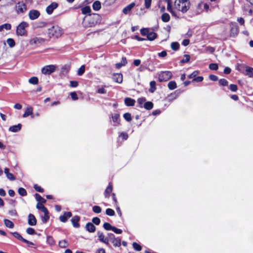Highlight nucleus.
<instances>
[{"label": "nucleus", "instance_id": "61", "mask_svg": "<svg viewBox=\"0 0 253 253\" xmlns=\"http://www.w3.org/2000/svg\"><path fill=\"white\" fill-rule=\"evenodd\" d=\"M146 99L144 97H142V98H139L138 99H137V102L139 104L140 106L141 107H142V105L144 103V102L145 101Z\"/></svg>", "mask_w": 253, "mask_h": 253}, {"label": "nucleus", "instance_id": "56", "mask_svg": "<svg viewBox=\"0 0 253 253\" xmlns=\"http://www.w3.org/2000/svg\"><path fill=\"white\" fill-rule=\"evenodd\" d=\"M82 13L83 14H87V13H89L90 12L91 9L89 8V7L86 6V7L82 8Z\"/></svg>", "mask_w": 253, "mask_h": 253}, {"label": "nucleus", "instance_id": "10", "mask_svg": "<svg viewBox=\"0 0 253 253\" xmlns=\"http://www.w3.org/2000/svg\"><path fill=\"white\" fill-rule=\"evenodd\" d=\"M44 42V40L43 38L35 37L30 40V43L31 45H39L43 43Z\"/></svg>", "mask_w": 253, "mask_h": 253}, {"label": "nucleus", "instance_id": "1", "mask_svg": "<svg viewBox=\"0 0 253 253\" xmlns=\"http://www.w3.org/2000/svg\"><path fill=\"white\" fill-rule=\"evenodd\" d=\"M190 7V2L189 0H175L174 1V8L182 13L186 12Z\"/></svg>", "mask_w": 253, "mask_h": 253}, {"label": "nucleus", "instance_id": "60", "mask_svg": "<svg viewBox=\"0 0 253 253\" xmlns=\"http://www.w3.org/2000/svg\"><path fill=\"white\" fill-rule=\"evenodd\" d=\"M152 0H144L145 6L146 8L148 9L150 7L151 4Z\"/></svg>", "mask_w": 253, "mask_h": 253}, {"label": "nucleus", "instance_id": "20", "mask_svg": "<svg viewBox=\"0 0 253 253\" xmlns=\"http://www.w3.org/2000/svg\"><path fill=\"white\" fill-rule=\"evenodd\" d=\"M85 229L88 232L92 233L95 231L96 227L92 223L88 222L85 225Z\"/></svg>", "mask_w": 253, "mask_h": 253}, {"label": "nucleus", "instance_id": "38", "mask_svg": "<svg viewBox=\"0 0 253 253\" xmlns=\"http://www.w3.org/2000/svg\"><path fill=\"white\" fill-rule=\"evenodd\" d=\"M35 197L37 201L41 202V203H45L46 202V200L39 194L36 193L35 194Z\"/></svg>", "mask_w": 253, "mask_h": 253}, {"label": "nucleus", "instance_id": "25", "mask_svg": "<svg viewBox=\"0 0 253 253\" xmlns=\"http://www.w3.org/2000/svg\"><path fill=\"white\" fill-rule=\"evenodd\" d=\"M246 75L249 77H253V68L250 67H246Z\"/></svg>", "mask_w": 253, "mask_h": 253}, {"label": "nucleus", "instance_id": "49", "mask_svg": "<svg viewBox=\"0 0 253 253\" xmlns=\"http://www.w3.org/2000/svg\"><path fill=\"white\" fill-rule=\"evenodd\" d=\"M150 32L149 30L147 28H143L140 30V33L142 36H147L149 32Z\"/></svg>", "mask_w": 253, "mask_h": 253}, {"label": "nucleus", "instance_id": "53", "mask_svg": "<svg viewBox=\"0 0 253 253\" xmlns=\"http://www.w3.org/2000/svg\"><path fill=\"white\" fill-rule=\"evenodd\" d=\"M218 65L216 63H211L209 65V68L212 70H217L218 69Z\"/></svg>", "mask_w": 253, "mask_h": 253}, {"label": "nucleus", "instance_id": "52", "mask_svg": "<svg viewBox=\"0 0 253 253\" xmlns=\"http://www.w3.org/2000/svg\"><path fill=\"white\" fill-rule=\"evenodd\" d=\"M190 59V55L185 54L184 55L183 59L181 61V63H185L188 62Z\"/></svg>", "mask_w": 253, "mask_h": 253}, {"label": "nucleus", "instance_id": "26", "mask_svg": "<svg viewBox=\"0 0 253 253\" xmlns=\"http://www.w3.org/2000/svg\"><path fill=\"white\" fill-rule=\"evenodd\" d=\"M147 38L149 41H153L157 38V34L153 32L150 31L147 36Z\"/></svg>", "mask_w": 253, "mask_h": 253}, {"label": "nucleus", "instance_id": "47", "mask_svg": "<svg viewBox=\"0 0 253 253\" xmlns=\"http://www.w3.org/2000/svg\"><path fill=\"white\" fill-rule=\"evenodd\" d=\"M85 71V66L84 65H82L78 70V75L79 76L82 75Z\"/></svg>", "mask_w": 253, "mask_h": 253}, {"label": "nucleus", "instance_id": "39", "mask_svg": "<svg viewBox=\"0 0 253 253\" xmlns=\"http://www.w3.org/2000/svg\"><path fill=\"white\" fill-rule=\"evenodd\" d=\"M18 192L19 195L22 196H25L27 195V193L26 190L23 188H19L18 190Z\"/></svg>", "mask_w": 253, "mask_h": 253}, {"label": "nucleus", "instance_id": "32", "mask_svg": "<svg viewBox=\"0 0 253 253\" xmlns=\"http://www.w3.org/2000/svg\"><path fill=\"white\" fill-rule=\"evenodd\" d=\"M58 245L62 248H65L68 246L69 244L65 240H63L59 242Z\"/></svg>", "mask_w": 253, "mask_h": 253}, {"label": "nucleus", "instance_id": "41", "mask_svg": "<svg viewBox=\"0 0 253 253\" xmlns=\"http://www.w3.org/2000/svg\"><path fill=\"white\" fill-rule=\"evenodd\" d=\"M171 48L173 50H177L179 48V44L177 42H172L170 45Z\"/></svg>", "mask_w": 253, "mask_h": 253}, {"label": "nucleus", "instance_id": "33", "mask_svg": "<svg viewBox=\"0 0 253 253\" xmlns=\"http://www.w3.org/2000/svg\"><path fill=\"white\" fill-rule=\"evenodd\" d=\"M11 28V26L10 24L6 23L0 26V32H2L3 29L7 30H10Z\"/></svg>", "mask_w": 253, "mask_h": 253}, {"label": "nucleus", "instance_id": "8", "mask_svg": "<svg viewBox=\"0 0 253 253\" xmlns=\"http://www.w3.org/2000/svg\"><path fill=\"white\" fill-rule=\"evenodd\" d=\"M230 26V36L235 37L239 33V28L236 23H231Z\"/></svg>", "mask_w": 253, "mask_h": 253}, {"label": "nucleus", "instance_id": "48", "mask_svg": "<svg viewBox=\"0 0 253 253\" xmlns=\"http://www.w3.org/2000/svg\"><path fill=\"white\" fill-rule=\"evenodd\" d=\"M92 211L95 213H99L101 212V209L99 206H94L92 208Z\"/></svg>", "mask_w": 253, "mask_h": 253}, {"label": "nucleus", "instance_id": "51", "mask_svg": "<svg viewBox=\"0 0 253 253\" xmlns=\"http://www.w3.org/2000/svg\"><path fill=\"white\" fill-rule=\"evenodd\" d=\"M106 213L108 215L113 216L115 215V213L113 210L109 208L106 210Z\"/></svg>", "mask_w": 253, "mask_h": 253}, {"label": "nucleus", "instance_id": "54", "mask_svg": "<svg viewBox=\"0 0 253 253\" xmlns=\"http://www.w3.org/2000/svg\"><path fill=\"white\" fill-rule=\"evenodd\" d=\"M119 137L122 138V139L126 140L128 137V134L126 132H121L119 135Z\"/></svg>", "mask_w": 253, "mask_h": 253}, {"label": "nucleus", "instance_id": "30", "mask_svg": "<svg viewBox=\"0 0 253 253\" xmlns=\"http://www.w3.org/2000/svg\"><path fill=\"white\" fill-rule=\"evenodd\" d=\"M168 86L170 90H173L177 87L176 83L174 81H170L168 83Z\"/></svg>", "mask_w": 253, "mask_h": 253}, {"label": "nucleus", "instance_id": "34", "mask_svg": "<svg viewBox=\"0 0 253 253\" xmlns=\"http://www.w3.org/2000/svg\"><path fill=\"white\" fill-rule=\"evenodd\" d=\"M144 107L146 110H151L153 107V104L150 101L146 102L144 104Z\"/></svg>", "mask_w": 253, "mask_h": 253}, {"label": "nucleus", "instance_id": "4", "mask_svg": "<svg viewBox=\"0 0 253 253\" xmlns=\"http://www.w3.org/2000/svg\"><path fill=\"white\" fill-rule=\"evenodd\" d=\"M29 26L27 22L23 21L17 27L16 34L18 36H24L26 34V28Z\"/></svg>", "mask_w": 253, "mask_h": 253}, {"label": "nucleus", "instance_id": "45", "mask_svg": "<svg viewBox=\"0 0 253 253\" xmlns=\"http://www.w3.org/2000/svg\"><path fill=\"white\" fill-rule=\"evenodd\" d=\"M132 246L133 249L137 251H140L142 249L141 246L135 242L133 243Z\"/></svg>", "mask_w": 253, "mask_h": 253}, {"label": "nucleus", "instance_id": "23", "mask_svg": "<svg viewBox=\"0 0 253 253\" xmlns=\"http://www.w3.org/2000/svg\"><path fill=\"white\" fill-rule=\"evenodd\" d=\"M113 189L112 185L109 183L108 187L105 190L104 196L106 198H109L110 194L112 192Z\"/></svg>", "mask_w": 253, "mask_h": 253}, {"label": "nucleus", "instance_id": "57", "mask_svg": "<svg viewBox=\"0 0 253 253\" xmlns=\"http://www.w3.org/2000/svg\"><path fill=\"white\" fill-rule=\"evenodd\" d=\"M92 221L93 224L99 225L100 223V219L97 217H95L92 218Z\"/></svg>", "mask_w": 253, "mask_h": 253}, {"label": "nucleus", "instance_id": "44", "mask_svg": "<svg viewBox=\"0 0 253 253\" xmlns=\"http://www.w3.org/2000/svg\"><path fill=\"white\" fill-rule=\"evenodd\" d=\"M47 243L50 245H53L54 244V240L53 238L51 236H47L46 239Z\"/></svg>", "mask_w": 253, "mask_h": 253}, {"label": "nucleus", "instance_id": "2", "mask_svg": "<svg viewBox=\"0 0 253 253\" xmlns=\"http://www.w3.org/2000/svg\"><path fill=\"white\" fill-rule=\"evenodd\" d=\"M48 34L50 37L58 38L62 34V30L57 25L53 26L48 29Z\"/></svg>", "mask_w": 253, "mask_h": 253}, {"label": "nucleus", "instance_id": "11", "mask_svg": "<svg viewBox=\"0 0 253 253\" xmlns=\"http://www.w3.org/2000/svg\"><path fill=\"white\" fill-rule=\"evenodd\" d=\"M58 3L56 2H52L50 5L47 6L46 8V13L50 15L53 13V11L54 9H55L58 7Z\"/></svg>", "mask_w": 253, "mask_h": 253}, {"label": "nucleus", "instance_id": "7", "mask_svg": "<svg viewBox=\"0 0 253 253\" xmlns=\"http://www.w3.org/2000/svg\"><path fill=\"white\" fill-rule=\"evenodd\" d=\"M30 19L34 20L38 19L40 16V12L36 9L31 10L28 14Z\"/></svg>", "mask_w": 253, "mask_h": 253}, {"label": "nucleus", "instance_id": "19", "mask_svg": "<svg viewBox=\"0 0 253 253\" xmlns=\"http://www.w3.org/2000/svg\"><path fill=\"white\" fill-rule=\"evenodd\" d=\"M113 79L116 83H121L123 82V75L121 74H114Z\"/></svg>", "mask_w": 253, "mask_h": 253}, {"label": "nucleus", "instance_id": "46", "mask_svg": "<svg viewBox=\"0 0 253 253\" xmlns=\"http://www.w3.org/2000/svg\"><path fill=\"white\" fill-rule=\"evenodd\" d=\"M123 117L124 119L127 122H130L131 121V114L129 113H126L124 114Z\"/></svg>", "mask_w": 253, "mask_h": 253}, {"label": "nucleus", "instance_id": "50", "mask_svg": "<svg viewBox=\"0 0 253 253\" xmlns=\"http://www.w3.org/2000/svg\"><path fill=\"white\" fill-rule=\"evenodd\" d=\"M228 81L224 79H220L219 81V84L220 85H221V86H226L228 85Z\"/></svg>", "mask_w": 253, "mask_h": 253}, {"label": "nucleus", "instance_id": "64", "mask_svg": "<svg viewBox=\"0 0 253 253\" xmlns=\"http://www.w3.org/2000/svg\"><path fill=\"white\" fill-rule=\"evenodd\" d=\"M34 187L35 190H36L38 192H43V189L41 186H38L37 184L35 185Z\"/></svg>", "mask_w": 253, "mask_h": 253}, {"label": "nucleus", "instance_id": "37", "mask_svg": "<svg viewBox=\"0 0 253 253\" xmlns=\"http://www.w3.org/2000/svg\"><path fill=\"white\" fill-rule=\"evenodd\" d=\"M150 88L149 89V91L153 93L154 92L156 89V82L155 81H151L150 83Z\"/></svg>", "mask_w": 253, "mask_h": 253}, {"label": "nucleus", "instance_id": "62", "mask_svg": "<svg viewBox=\"0 0 253 253\" xmlns=\"http://www.w3.org/2000/svg\"><path fill=\"white\" fill-rule=\"evenodd\" d=\"M46 23H45L44 22L41 21V22H39L37 23V25L36 27L42 28V27H45L46 26Z\"/></svg>", "mask_w": 253, "mask_h": 253}, {"label": "nucleus", "instance_id": "24", "mask_svg": "<svg viewBox=\"0 0 253 253\" xmlns=\"http://www.w3.org/2000/svg\"><path fill=\"white\" fill-rule=\"evenodd\" d=\"M127 63V60L126 57H123L122 59V61L120 63H117L116 64V67L117 68H120L123 66H125Z\"/></svg>", "mask_w": 253, "mask_h": 253}, {"label": "nucleus", "instance_id": "28", "mask_svg": "<svg viewBox=\"0 0 253 253\" xmlns=\"http://www.w3.org/2000/svg\"><path fill=\"white\" fill-rule=\"evenodd\" d=\"M162 20L164 22H168L170 20V16L167 13H164L161 16Z\"/></svg>", "mask_w": 253, "mask_h": 253}, {"label": "nucleus", "instance_id": "35", "mask_svg": "<svg viewBox=\"0 0 253 253\" xmlns=\"http://www.w3.org/2000/svg\"><path fill=\"white\" fill-rule=\"evenodd\" d=\"M29 83L33 84H37L39 83V79L37 77H33L29 79Z\"/></svg>", "mask_w": 253, "mask_h": 253}, {"label": "nucleus", "instance_id": "15", "mask_svg": "<svg viewBox=\"0 0 253 253\" xmlns=\"http://www.w3.org/2000/svg\"><path fill=\"white\" fill-rule=\"evenodd\" d=\"M28 223L31 226H35L37 224V220L34 215L30 213L28 215Z\"/></svg>", "mask_w": 253, "mask_h": 253}, {"label": "nucleus", "instance_id": "9", "mask_svg": "<svg viewBox=\"0 0 253 253\" xmlns=\"http://www.w3.org/2000/svg\"><path fill=\"white\" fill-rule=\"evenodd\" d=\"M99 16L98 14H94L90 16L88 20V26L92 27L97 23V20L99 19Z\"/></svg>", "mask_w": 253, "mask_h": 253}, {"label": "nucleus", "instance_id": "16", "mask_svg": "<svg viewBox=\"0 0 253 253\" xmlns=\"http://www.w3.org/2000/svg\"><path fill=\"white\" fill-rule=\"evenodd\" d=\"M80 219V217L78 215L74 216L72 218L71 222H72L73 226L75 228H79L80 227V224L78 223Z\"/></svg>", "mask_w": 253, "mask_h": 253}, {"label": "nucleus", "instance_id": "12", "mask_svg": "<svg viewBox=\"0 0 253 253\" xmlns=\"http://www.w3.org/2000/svg\"><path fill=\"white\" fill-rule=\"evenodd\" d=\"M97 235H98V240L100 242L104 243V244H105L107 245H109L108 238L105 237L102 232H101L100 231H98Z\"/></svg>", "mask_w": 253, "mask_h": 253}, {"label": "nucleus", "instance_id": "36", "mask_svg": "<svg viewBox=\"0 0 253 253\" xmlns=\"http://www.w3.org/2000/svg\"><path fill=\"white\" fill-rule=\"evenodd\" d=\"M7 43L9 45V46L11 48L13 47L15 45V42L14 40L11 38H8L6 40Z\"/></svg>", "mask_w": 253, "mask_h": 253}, {"label": "nucleus", "instance_id": "6", "mask_svg": "<svg viewBox=\"0 0 253 253\" xmlns=\"http://www.w3.org/2000/svg\"><path fill=\"white\" fill-rule=\"evenodd\" d=\"M55 65H46L42 68V73L44 75H50L55 71Z\"/></svg>", "mask_w": 253, "mask_h": 253}, {"label": "nucleus", "instance_id": "63", "mask_svg": "<svg viewBox=\"0 0 253 253\" xmlns=\"http://www.w3.org/2000/svg\"><path fill=\"white\" fill-rule=\"evenodd\" d=\"M48 214H44V216H42V220L43 223H46L49 219Z\"/></svg>", "mask_w": 253, "mask_h": 253}, {"label": "nucleus", "instance_id": "13", "mask_svg": "<svg viewBox=\"0 0 253 253\" xmlns=\"http://www.w3.org/2000/svg\"><path fill=\"white\" fill-rule=\"evenodd\" d=\"M72 215L71 212H64L63 214L59 216V220L61 222H66L69 218H70Z\"/></svg>", "mask_w": 253, "mask_h": 253}, {"label": "nucleus", "instance_id": "43", "mask_svg": "<svg viewBox=\"0 0 253 253\" xmlns=\"http://www.w3.org/2000/svg\"><path fill=\"white\" fill-rule=\"evenodd\" d=\"M202 7H204V9H205L206 11H208L209 9V5L207 3H205L203 2H201L198 4V7L201 8Z\"/></svg>", "mask_w": 253, "mask_h": 253}, {"label": "nucleus", "instance_id": "18", "mask_svg": "<svg viewBox=\"0 0 253 253\" xmlns=\"http://www.w3.org/2000/svg\"><path fill=\"white\" fill-rule=\"evenodd\" d=\"M30 115L31 116L32 118L34 117V115H33V108L31 107L26 108L24 113L23 115V117L26 118Z\"/></svg>", "mask_w": 253, "mask_h": 253}, {"label": "nucleus", "instance_id": "3", "mask_svg": "<svg viewBox=\"0 0 253 253\" xmlns=\"http://www.w3.org/2000/svg\"><path fill=\"white\" fill-rule=\"evenodd\" d=\"M27 9V5L23 1H18L16 3L15 10L18 14L24 13Z\"/></svg>", "mask_w": 253, "mask_h": 253}, {"label": "nucleus", "instance_id": "22", "mask_svg": "<svg viewBox=\"0 0 253 253\" xmlns=\"http://www.w3.org/2000/svg\"><path fill=\"white\" fill-rule=\"evenodd\" d=\"M135 100L129 97L125 99V103L127 106H133L134 105Z\"/></svg>", "mask_w": 253, "mask_h": 253}, {"label": "nucleus", "instance_id": "59", "mask_svg": "<svg viewBox=\"0 0 253 253\" xmlns=\"http://www.w3.org/2000/svg\"><path fill=\"white\" fill-rule=\"evenodd\" d=\"M119 115L118 114H115L112 116V120L114 122L118 123L119 120Z\"/></svg>", "mask_w": 253, "mask_h": 253}, {"label": "nucleus", "instance_id": "21", "mask_svg": "<svg viewBox=\"0 0 253 253\" xmlns=\"http://www.w3.org/2000/svg\"><path fill=\"white\" fill-rule=\"evenodd\" d=\"M9 169L5 168L4 172L6 175V177L11 181H13L15 179L14 176L11 173L9 172Z\"/></svg>", "mask_w": 253, "mask_h": 253}, {"label": "nucleus", "instance_id": "29", "mask_svg": "<svg viewBox=\"0 0 253 253\" xmlns=\"http://www.w3.org/2000/svg\"><path fill=\"white\" fill-rule=\"evenodd\" d=\"M111 242L113 245L116 247H119L121 246V239L118 238H115Z\"/></svg>", "mask_w": 253, "mask_h": 253}, {"label": "nucleus", "instance_id": "55", "mask_svg": "<svg viewBox=\"0 0 253 253\" xmlns=\"http://www.w3.org/2000/svg\"><path fill=\"white\" fill-rule=\"evenodd\" d=\"M26 233L29 235H33L35 233V230L33 228L29 227L26 229Z\"/></svg>", "mask_w": 253, "mask_h": 253}, {"label": "nucleus", "instance_id": "14", "mask_svg": "<svg viewBox=\"0 0 253 253\" xmlns=\"http://www.w3.org/2000/svg\"><path fill=\"white\" fill-rule=\"evenodd\" d=\"M135 6V3L134 2H131L126 6L123 9V12L124 14L126 15L129 14V13L131 11L132 9Z\"/></svg>", "mask_w": 253, "mask_h": 253}, {"label": "nucleus", "instance_id": "17", "mask_svg": "<svg viewBox=\"0 0 253 253\" xmlns=\"http://www.w3.org/2000/svg\"><path fill=\"white\" fill-rule=\"evenodd\" d=\"M22 125L20 124H18L17 125H14L10 126L8 130L9 131L13 132H17L19 131L21 129Z\"/></svg>", "mask_w": 253, "mask_h": 253}, {"label": "nucleus", "instance_id": "5", "mask_svg": "<svg viewBox=\"0 0 253 253\" xmlns=\"http://www.w3.org/2000/svg\"><path fill=\"white\" fill-rule=\"evenodd\" d=\"M172 77V74L170 71H162L158 75L159 82H166Z\"/></svg>", "mask_w": 253, "mask_h": 253}, {"label": "nucleus", "instance_id": "27", "mask_svg": "<svg viewBox=\"0 0 253 253\" xmlns=\"http://www.w3.org/2000/svg\"><path fill=\"white\" fill-rule=\"evenodd\" d=\"M93 9L94 10L98 11L101 8V3L99 1H94L92 4Z\"/></svg>", "mask_w": 253, "mask_h": 253}, {"label": "nucleus", "instance_id": "58", "mask_svg": "<svg viewBox=\"0 0 253 253\" xmlns=\"http://www.w3.org/2000/svg\"><path fill=\"white\" fill-rule=\"evenodd\" d=\"M230 89L233 92H236L238 89L237 85L234 84H231L229 86Z\"/></svg>", "mask_w": 253, "mask_h": 253}, {"label": "nucleus", "instance_id": "42", "mask_svg": "<svg viewBox=\"0 0 253 253\" xmlns=\"http://www.w3.org/2000/svg\"><path fill=\"white\" fill-rule=\"evenodd\" d=\"M104 228L106 230H112L113 226H112L110 223L105 222L103 224Z\"/></svg>", "mask_w": 253, "mask_h": 253}, {"label": "nucleus", "instance_id": "31", "mask_svg": "<svg viewBox=\"0 0 253 253\" xmlns=\"http://www.w3.org/2000/svg\"><path fill=\"white\" fill-rule=\"evenodd\" d=\"M4 223L5 225L9 228H13L14 227V224L10 220L5 219L4 220Z\"/></svg>", "mask_w": 253, "mask_h": 253}, {"label": "nucleus", "instance_id": "40", "mask_svg": "<svg viewBox=\"0 0 253 253\" xmlns=\"http://www.w3.org/2000/svg\"><path fill=\"white\" fill-rule=\"evenodd\" d=\"M12 235L17 239L20 240L22 242H24L25 239L23 238L20 234H19L17 232L12 233Z\"/></svg>", "mask_w": 253, "mask_h": 253}]
</instances>
